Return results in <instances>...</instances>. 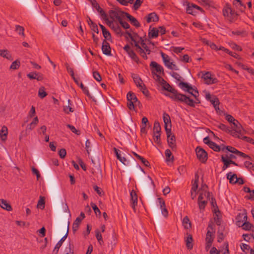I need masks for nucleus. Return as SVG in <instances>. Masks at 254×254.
I'll return each mask as SVG.
<instances>
[{
  "instance_id": "obj_6",
  "label": "nucleus",
  "mask_w": 254,
  "mask_h": 254,
  "mask_svg": "<svg viewBox=\"0 0 254 254\" xmlns=\"http://www.w3.org/2000/svg\"><path fill=\"white\" fill-rule=\"evenodd\" d=\"M130 201L131 207L133 208L134 211H135V207L137 204V195L133 190L130 192Z\"/></svg>"
},
{
  "instance_id": "obj_28",
  "label": "nucleus",
  "mask_w": 254,
  "mask_h": 254,
  "mask_svg": "<svg viewBox=\"0 0 254 254\" xmlns=\"http://www.w3.org/2000/svg\"><path fill=\"white\" fill-rule=\"evenodd\" d=\"M180 87L184 90H186L188 92H190V90H192V88L187 83L181 82L179 84Z\"/></svg>"
},
{
  "instance_id": "obj_57",
  "label": "nucleus",
  "mask_w": 254,
  "mask_h": 254,
  "mask_svg": "<svg viewBox=\"0 0 254 254\" xmlns=\"http://www.w3.org/2000/svg\"><path fill=\"white\" fill-rule=\"evenodd\" d=\"M161 55L164 64H166V63H167L168 61L170 60V57L162 52H161Z\"/></svg>"
},
{
  "instance_id": "obj_47",
  "label": "nucleus",
  "mask_w": 254,
  "mask_h": 254,
  "mask_svg": "<svg viewBox=\"0 0 254 254\" xmlns=\"http://www.w3.org/2000/svg\"><path fill=\"white\" fill-rule=\"evenodd\" d=\"M165 154V156L166 157V161L167 162L171 160L172 161L173 160L174 157L173 156H172L171 159H170V157H171V156L172 155V153H171V151L169 149L166 150Z\"/></svg>"
},
{
  "instance_id": "obj_56",
  "label": "nucleus",
  "mask_w": 254,
  "mask_h": 254,
  "mask_svg": "<svg viewBox=\"0 0 254 254\" xmlns=\"http://www.w3.org/2000/svg\"><path fill=\"white\" fill-rule=\"evenodd\" d=\"M127 106L130 110H134L136 106L133 103L132 101H127Z\"/></svg>"
},
{
  "instance_id": "obj_38",
  "label": "nucleus",
  "mask_w": 254,
  "mask_h": 254,
  "mask_svg": "<svg viewBox=\"0 0 254 254\" xmlns=\"http://www.w3.org/2000/svg\"><path fill=\"white\" fill-rule=\"evenodd\" d=\"M214 238V236L213 234V232H211L210 230H208L205 239L206 242L210 241V242H213Z\"/></svg>"
},
{
  "instance_id": "obj_64",
  "label": "nucleus",
  "mask_w": 254,
  "mask_h": 254,
  "mask_svg": "<svg viewBox=\"0 0 254 254\" xmlns=\"http://www.w3.org/2000/svg\"><path fill=\"white\" fill-rule=\"evenodd\" d=\"M193 7L192 6V3L191 4V5H190V3H189L188 4V6L187 7V12L190 14H193Z\"/></svg>"
},
{
  "instance_id": "obj_19",
  "label": "nucleus",
  "mask_w": 254,
  "mask_h": 254,
  "mask_svg": "<svg viewBox=\"0 0 254 254\" xmlns=\"http://www.w3.org/2000/svg\"><path fill=\"white\" fill-rule=\"evenodd\" d=\"M0 56L9 61L13 60L11 54L7 50H0Z\"/></svg>"
},
{
  "instance_id": "obj_39",
  "label": "nucleus",
  "mask_w": 254,
  "mask_h": 254,
  "mask_svg": "<svg viewBox=\"0 0 254 254\" xmlns=\"http://www.w3.org/2000/svg\"><path fill=\"white\" fill-rule=\"evenodd\" d=\"M198 176L197 175L195 176V180L192 184L191 188V191L196 192L197 188H198Z\"/></svg>"
},
{
  "instance_id": "obj_4",
  "label": "nucleus",
  "mask_w": 254,
  "mask_h": 254,
  "mask_svg": "<svg viewBox=\"0 0 254 254\" xmlns=\"http://www.w3.org/2000/svg\"><path fill=\"white\" fill-rule=\"evenodd\" d=\"M163 121L165 124V128L166 132H169L171 130V122L169 115L164 113L163 115Z\"/></svg>"
},
{
  "instance_id": "obj_27",
  "label": "nucleus",
  "mask_w": 254,
  "mask_h": 254,
  "mask_svg": "<svg viewBox=\"0 0 254 254\" xmlns=\"http://www.w3.org/2000/svg\"><path fill=\"white\" fill-rule=\"evenodd\" d=\"M241 227L243 228L244 230H252L253 231H254V227L252 225L251 223L247 221L244 222L242 225Z\"/></svg>"
},
{
  "instance_id": "obj_13",
  "label": "nucleus",
  "mask_w": 254,
  "mask_h": 254,
  "mask_svg": "<svg viewBox=\"0 0 254 254\" xmlns=\"http://www.w3.org/2000/svg\"><path fill=\"white\" fill-rule=\"evenodd\" d=\"M132 77L136 86L139 87L140 90L144 89V84L142 83L141 78L136 74H132Z\"/></svg>"
},
{
  "instance_id": "obj_43",
  "label": "nucleus",
  "mask_w": 254,
  "mask_h": 254,
  "mask_svg": "<svg viewBox=\"0 0 254 254\" xmlns=\"http://www.w3.org/2000/svg\"><path fill=\"white\" fill-rule=\"evenodd\" d=\"M128 56L132 60H133L136 63H139V58H138V57L133 50L132 51H130Z\"/></svg>"
},
{
  "instance_id": "obj_55",
  "label": "nucleus",
  "mask_w": 254,
  "mask_h": 254,
  "mask_svg": "<svg viewBox=\"0 0 254 254\" xmlns=\"http://www.w3.org/2000/svg\"><path fill=\"white\" fill-rule=\"evenodd\" d=\"M119 22L124 28L126 29L129 28V25L127 22L123 21L122 19H121Z\"/></svg>"
},
{
  "instance_id": "obj_21",
  "label": "nucleus",
  "mask_w": 254,
  "mask_h": 254,
  "mask_svg": "<svg viewBox=\"0 0 254 254\" xmlns=\"http://www.w3.org/2000/svg\"><path fill=\"white\" fill-rule=\"evenodd\" d=\"M8 134L7 127L3 126L1 130H0V138L2 141H5L7 139V136Z\"/></svg>"
},
{
  "instance_id": "obj_37",
  "label": "nucleus",
  "mask_w": 254,
  "mask_h": 254,
  "mask_svg": "<svg viewBox=\"0 0 254 254\" xmlns=\"http://www.w3.org/2000/svg\"><path fill=\"white\" fill-rule=\"evenodd\" d=\"M161 127L158 122L155 121L154 123L153 132L154 133H160Z\"/></svg>"
},
{
  "instance_id": "obj_14",
  "label": "nucleus",
  "mask_w": 254,
  "mask_h": 254,
  "mask_svg": "<svg viewBox=\"0 0 254 254\" xmlns=\"http://www.w3.org/2000/svg\"><path fill=\"white\" fill-rule=\"evenodd\" d=\"M237 224L240 226L242 223H244L247 220V215L246 213H239L236 217Z\"/></svg>"
},
{
  "instance_id": "obj_32",
  "label": "nucleus",
  "mask_w": 254,
  "mask_h": 254,
  "mask_svg": "<svg viewBox=\"0 0 254 254\" xmlns=\"http://www.w3.org/2000/svg\"><path fill=\"white\" fill-rule=\"evenodd\" d=\"M81 222V219L80 217L76 218L75 221L73 222L72 229L73 231H76L78 230L79 225Z\"/></svg>"
},
{
  "instance_id": "obj_10",
  "label": "nucleus",
  "mask_w": 254,
  "mask_h": 254,
  "mask_svg": "<svg viewBox=\"0 0 254 254\" xmlns=\"http://www.w3.org/2000/svg\"><path fill=\"white\" fill-rule=\"evenodd\" d=\"M205 83L207 84H213L215 83L216 78L211 77V74L209 72H205L202 77Z\"/></svg>"
},
{
  "instance_id": "obj_8",
  "label": "nucleus",
  "mask_w": 254,
  "mask_h": 254,
  "mask_svg": "<svg viewBox=\"0 0 254 254\" xmlns=\"http://www.w3.org/2000/svg\"><path fill=\"white\" fill-rule=\"evenodd\" d=\"M210 254H229L228 244H225V249L224 250H218L215 247H212L210 251Z\"/></svg>"
},
{
  "instance_id": "obj_41",
  "label": "nucleus",
  "mask_w": 254,
  "mask_h": 254,
  "mask_svg": "<svg viewBox=\"0 0 254 254\" xmlns=\"http://www.w3.org/2000/svg\"><path fill=\"white\" fill-rule=\"evenodd\" d=\"M225 149L227 150H228V151H229L230 152H232V153H233L236 154H237L238 152V150L237 149H236L235 148H234V147H232L231 146H227L226 147L224 146L222 148V151H224V150Z\"/></svg>"
},
{
  "instance_id": "obj_31",
  "label": "nucleus",
  "mask_w": 254,
  "mask_h": 254,
  "mask_svg": "<svg viewBox=\"0 0 254 254\" xmlns=\"http://www.w3.org/2000/svg\"><path fill=\"white\" fill-rule=\"evenodd\" d=\"M183 224L186 229H189L191 227V223L189 217L186 216L183 220Z\"/></svg>"
},
{
  "instance_id": "obj_40",
  "label": "nucleus",
  "mask_w": 254,
  "mask_h": 254,
  "mask_svg": "<svg viewBox=\"0 0 254 254\" xmlns=\"http://www.w3.org/2000/svg\"><path fill=\"white\" fill-rule=\"evenodd\" d=\"M20 65V62L19 60H16L13 62L12 63L10 66V69L12 70H15L18 69Z\"/></svg>"
},
{
  "instance_id": "obj_52",
  "label": "nucleus",
  "mask_w": 254,
  "mask_h": 254,
  "mask_svg": "<svg viewBox=\"0 0 254 254\" xmlns=\"http://www.w3.org/2000/svg\"><path fill=\"white\" fill-rule=\"evenodd\" d=\"M104 37L107 40H109L111 39V35L109 31L106 29L102 31Z\"/></svg>"
},
{
  "instance_id": "obj_36",
  "label": "nucleus",
  "mask_w": 254,
  "mask_h": 254,
  "mask_svg": "<svg viewBox=\"0 0 254 254\" xmlns=\"http://www.w3.org/2000/svg\"><path fill=\"white\" fill-rule=\"evenodd\" d=\"M15 31L17 32L19 35H21L23 37H25L24 33V28L23 27L18 25H15Z\"/></svg>"
},
{
  "instance_id": "obj_30",
  "label": "nucleus",
  "mask_w": 254,
  "mask_h": 254,
  "mask_svg": "<svg viewBox=\"0 0 254 254\" xmlns=\"http://www.w3.org/2000/svg\"><path fill=\"white\" fill-rule=\"evenodd\" d=\"M152 73L153 75V78L159 84L161 85L163 82H164L165 80L163 78H162L159 74L154 72V71H152Z\"/></svg>"
},
{
  "instance_id": "obj_25",
  "label": "nucleus",
  "mask_w": 254,
  "mask_h": 254,
  "mask_svg": "<svg viewBox=\"0 0 254 254\" xmlns=\"http://www.w3.org/2000/svg\"><path fill=\"white\" fill-rule=\"evenodd\" d=\"M210 102L213 105V107L217 111L219 110V104L220 102L218 98L215 96H213L212 99L210 101Z\"/></svg>"
},
{
  "instance_id": "obj_20",
  "label": "nucleus",
  "mask_w": 254,
  "mask_h": 254,
  "mask_svg": "<svg viewBox=\"0 0 254 254\" xmlns=\"http://www.w3.org/2000/svg\"><path fill=\"white\" fill-rule=\"evenodd\" d=\"M159 30L156 28H149L148 37L150 39L155 38L158 37Z\"/></svg>"
},
{
  "instance_id": "obj_5",
  "label": "nucleus",
  "mask_w": 254,
  "mask_h": 254,
  "mask_svg": "<svg viewBox=\"0 0 254 254\" xmlns=\"http://www.w3.org/2000/svg\"><path fill=\"white\" fill-rule=\"evenodd\" d=\"M167 136V141L169 146L174 149L176 148V139L174 135L171 133V130H170L169 132H166Z\"/></svg>"
},
{
  "instance_id": "obj_51",
  "label": "nucleus",
  "mask_w": 254,
  "mask_h": 254,
  "mask_svg": "<svg viewBox=\"0 0 254 254\" xmlns=\"http://www.w3.org/2000/svg\"><path fill=\"white\" fill-rule=\"evenodd\" d=\"M217 127L221 130L226 131V132H230V129L226 125L223 124H219Z\"/></svg>"
},
{
  "instance_id": "obj_62",
  "label": "nucleus",
  "mask_w": 254,
  "mask_h": 254,
  "mask_svg": "<svg viewBox=\"0 0 254 254\" xmlns=\"http://www.w3.org/2000/svg\"><path fill=\"white\" fill-rule=\"evenodd\" d=\"M221 160L224 165H226V166H227L228 168L229 167V165H230V159H227L222 155L221 157Z\"/></svg>"
},
{
  "instance_id": "obj_59",
  "label": "nucleus",
  "mask_w": 254,
  "mask_h": 254,
  "mask_svg": "<svg viewBox=\"0 0 254 254\" xmlns=\"http://www.w3.org/2000/svg\"><path fill=\"white\" fill-rule=\"evenodd\" d=\"M96 8L97 10L100 13V14L102 16H103L104 17H105L106 18H107V15L105 13L104 11L100 7L99 5H97V6H96Z\"/></svg>"
},
{
  "instance_id": "obj_53",
  "label": "nucleus",
  "mask_w": 254,
  "mask_h": 254,
  "mask_svg": "<svg viewBox=\"0 0 254 254\" xmlns=\"http://www.w3.org/2000/svg\"><path fill=\"white\" fill-rule=\"evenodd\" d=\"M223 12L224 16H229V14H233V11L232 9L230 7H227L226 8L224 9Z\"/></svg>"
},
{
  "instance_id": "obj_16",
  "label": "nucleus",
  "mask_w": 254,
  "mask_h": 254,
  "mask_svg": "<svg viewBox=\"0 0 254 254\" xmlns=\"http://www.w3.org/2000/svg\"><path fill=\"white\" fill-rule=\"evenodd\" d=\"M207 186L205 185L203 186L201 188V192L199 196H202V200L208 199L210 196V192L207 191L206 189Z\"/></svg>"
},
{
  "instance_id": "obj_2",
  "label": "nucleus",
  "mask_w": 254,
  "mask_h": 254,
  "mask_svg": "<svg viewBox=\"0 0 254 254\" xmlns=\"http://www.w3.org/2000/svg\"><path fill=\"white\" fill-rule=\"evenodd\" d=\"M197 158L202 163H205L207 160V153L204 149L200 146H197L195 149Z\"/></svg>"
},
{
  "instance_id": "obj_54",
  "label": "nucleus",
  "mask_w": 254,
  "mask_h": 254,
  "mask_svg": "<svg viewBox=\"0 0 254 254\" xmlns=\"http://www.w3.org/2000/svg\"><path fill=\"white\" fill-rule=\"evenodd\" d=\"M93 76L95 80L97 81H101L102 80V77L100 74V73L96 71H95L93 72Z\"/></svg>"
},
{
  "instance_id": "obj_29",
  "label": "nucleus",
  "mask_w": 254,
  "mask_h": 254,
  "mask_svg": "<svg viewBox=\"0 0 254 254\" xmlns=\"http://www.w3.org/2000/svg\"><path fill=\"white\" fill-rule=\"evenodd\" d=\"M237 175L229 172L227 174V178L229 180L230 183L236 184L235 180L236 179Z\"/></svg>"
},
{
  "instance_id": "obj_9",
  "label": "nucleus",
  "mask_w": 254,
  "mask_h": 254,
  "mask_svg": "<svg viewBox=\"0 0 254 254\" xmlns=\"http://www.w3.org/2000/svg\"><path fill=\"white\" fill-rule=\"evenodd\" d=\"M122 11H117V10H110L109 12V15L110 18H112L113 20L115 19H117L118 21L122 19V17H124L125 15H123L121 13Z\"/></svg>"
},
{
  "instance_id": "obj_15",
  "label": "nucleus",
  "mask_w": 254,
  "mask_h": 254,
  "mask_svg": "<svg viewBox=\"0 0 254 254\" xmlns=\"http://www.w3.org/2000/svg\"><path fill=\"white\" fill-rule=\"evenodd\" d=\"M146 19L147 23L157 22L159 20V17L155 12H152L147 15Z\"/></svg>"
},
{
  "instance_id": "obj_26",
  "label": "nucleus",
  "mask_w": 254,
  "mask_h": 254,
  "mask_svg": "<svg viewBox=\"0 0 254 254\" xmlns=\"http://www.w3.org/2000/svg\"><path fill=\"white\" fill-rule=\"evenodd\" d=\"M233 125L235 127L234 130H236L238 133L241 134L243 128L240 123L238 121H236L235 123H233Z\"/></svg>"
},
{
  "instance_id": "obj_63",
  "label": "nucleus",
  "mask_w": 254,
  "mask_h": 254,
  "mask_svg": "<svg viewBox=\"0 0 254 254\" xmlns=\"http://www.w3.org/2000/svg\"><path fill=\"white\" fill-rule=\"evenodd\" d=\"M66 154V152L65 149H61L59 151V155L61 158H64Z\"/></svg>"
},
{
  "instance_id": "obj_33",
  "label": "nucleus",
  "mask_w": 254,
  "mask_h": 254,
  "mask_svg": "<svg viewBox=\"0 0 254 254\" xmlns=\"http://www.w3.org/2000/svg\"><path fill=\"white\" fill-rule=\"evenodd\" d=\"M73 247V245L70 243L67 245L64 252V254H73V251L72 248Z\"/></svg>"
},
{
  "instance_id": "obj_7",
  "label": "nucleus",
  "mask_w": 254,
  "mask_h": 254,
  "mask_svg": "<svg viewBox=\"0 0 254 254\" xmlns=\"http://www.w3.org/2000/svg\"><path fill=\"white\" fill-rule=\"evenodd\" d=\"M121 13L123 15H125V16L128 19L131 24L133 26L136 27H139L140 26V24L138 20L129 13L125 12H122Z\"/></svg>"
},
{
  "instance_id": "obj_61",
  "label": "nucleus",
  "mask_w": 254,
  "mask_h": 254,
  "mask_svg": "<svg viewBox=\"0 0 254 254\" xmlns=\"http://www.w3.org/2000/svg\"><path fill=\"white\" fill-rule=\"evenodd\" d=\"M241 249L243 252H246V250H250L252 249L250 247V246L247 244H242L240 245Z\"/></svg>"
},
{
  "instance_id": "obj_11",
  "label": "nucleus",
  "mask_w": 254,
  "mask_h": 254,
  "mask_svg": "<svg viewBox=\"0 0 254 254\" xmlns=\"http://www.w3.org/2000/svg\"><path fill=\"white\" fill-rule=\"evenodd\" d=\"M102 50L104 54L108 56L111 55V48L109 44L106 40H104L103 42Z\"/></svg>"
},
{
  "instance_id": "obj_45",
  "label": "nucleus",
  "mask_w": 254,
  "mask_h": 254,
  "mask_svg": "<svg viewBox=\"0 0 254 254\" xmlns=\"http://www.w3.org/2000/svg\"><path fill=\"white\" fill-rule=\"evenodd\" d=\"M95 232L96 239H97L99 244L100 245H102L103 243L102 235L101 234L99 231L98 230H96Z\"/></svg>"
},
{
  "instance_id": "obj_12",
  "label": "nucleus",
  "mask_w": 254,
  "mask_h": 254,
  "mask_svg": "<svg viewBox=\"0 0 254 254\" xmlns=\"http://www.w3.org/2000/svg\"><path fill=\"white\" fill-rule=\"evenodd\" d=\"M27 77L30 79H36L38 81H41L43 79L42 74L36 72H31L27 74Z\"/></svg>"
},
{
  "instance_id": "obj_50",
  "label": "nucleus",
  "mask_w": 254,
  "mask_h": 254,
  "mask_svg": "<svg viewBox=\"0 0 254 254\" xmlns=\"http://www.w3.org/2000/svg\"><path fill=\"white\" fill-rule=\"evenodd\" d=\"M143 0H136L133 6V9L134 10L138 9L143 2Z\"/></svg>"
},
{
  "instance_id": "obj_3",
  "label": "nucleus",
  "mask_w": 254,
  "mask_h": 254,
  "mask_svg": "<svg viewBox=\"0 0 254 254\" xmlns=\"http://www.w3.org/2000/svg\"><path fill=\"white\" fill-rule=\"evenodd\" d=\"M69 222H67V224H65V228L64 229L66 231V234L58 242V243L56 244L54 250H53V254H57L60 248V247L62 246L63 242L65 240V239L67 238L68 233V229H69Z\"/></svg>"
},
{
  "instance_id": "obj_42",
  "label": "nucleus",
  "mask_w": 254,
  "mask_h": 254,
  "mask_svg": "<svg viewBox=\"0 0 254 254\" xmlns=\"http://www.w3.org/2000/svg\"><path fill=\"white\" fill-rule=\"evenodd\" d=\"M38 208H41L42 209H44L45 207V199L43 196H40V199L38 202V204L37 205Z\"/></svg>"
},
{
  "instance_id": "obj_24",
  "label": "nucleus",
  "mask_w": 254,
  "mask_h": 254,
  "mask_svg": "<svg viewBox=\"0 0 254 254\" xmlns=\"http://www.w3.org/2000/svg\"><path fill=\"white\" fill-rule=\"evenodd\" d=\"M67 106L64 107L63 110L66 114H68L69 112H73L74 109L71 107V101L70 99L67 100Z\"/></svg>"
},
{
  "instance_id": "obj_58",
  "label": "nucleus",
  "mask_w": 254,
  "mask_h": 254,
  "mask_svg": "<svg viewBox=\"0 0 254 254\" xmlns=\"http://www.w3.org/2000/svg\"><path fill=\"white\" fill-rule=\"evenodd\" d=\"M91 205L93 209L94 210L95 213L96 215L97 214H98L99 215L101 214V212H100L99 209L98 208V207L95 203H91Z\"/></svg>"
},
{
  "instance_id": "obj_23",
  "label": "nucleus",
  "mask_w": 254,
  "mask_h": 254,
  "mask_svg": "<svg viewBox=\"0 0 254 254\" xmlns=\"http://www.w3.org/2000/svg\"><path fill=\"white\" fill-rule=\"evenodd\" d=\"M208 199L202 200V196H199L198 198V204L199 208L200 210L204 209L207 203Z\"/></svg>"
},
{
  "instance_id": "obj_48",
  "label": "nucleus",
  "mask_w": 254,
  "mask_h": 254,
  "mask_svg": "<svg viewBox=\"0 0 254 254\" xmlns=\"http://www.w3.org/2000/svg\"><path fill=\"white\" fill-rule=\"evenodd\" d=\"M47 95V93L45 92L44 88L43 87L39 89L38 91V96L41 98H43L45 97Z\"/></svg>"
},
{
  "instance_id": "obj_35",
  "label": "nucleus",
  "mask_w": 254,
  "mask_h": 254,
  "mask_svg": "<svg viewBox=\"0 0 254 254\" xmlns=\"http://www.w3.org/2000/svg\"><path fill=\"white\" fill-rule=\"evenodd\" d=\"M192 238L191 235L188 236L187 239L186 241V246L188 249L191 250L192 248Z\"/></svg>"
},
{
  "instance_id": "obj_46",
  "label": "nucleus",
  "mask_w": 254,
  "mask_h": 254,
  "mask_svg": "<svg viewBox=\"0 0 254 254\" xmlns=\"http://www.w3.org/2000/svg\"><path fill=\"white\" fill-rule=\"evenodd\" d=\"M66 126L71 130L72 132L75 133L77 135H79L80 134V130L77 129L74 126L69 124L67 125Z\"/></svg>"
},
{
  "instance_id": "obj_34",
  "label": "nucleus",
  "mask_w": 254,
  "mask_h": 254,
  "mask_svg": "<svg viewBox=\"0 0 254 254\" xmlns=\"http://www.w3.org/2000/svg\"><path fill=\"white\" fill-rule=\"evenodd\" d=\"M208 146L210 148L216 152H219L221 150H222L221 147L214 142H210Z\"/></svg>"
},
{
  "instance_id": "obj_1",
  "label": "nucleus",
  "mask_w": 254,
  "mask_h": 254,
  "mask_svg": "<svg viewBox=\"0 0 254 254\" xmlns=\"http://www.w3.org/2000/svg\"><path fill=\"white\" fill-rule=\"evenodd\" d=\"M161 85L164 90L172 93L166 95L172 100L184 102L190 107H194L195 106V102L192 99L184 94L178 93L177 90L172 88L165 80L161 83Z\"/></svg>"
},
{
  "instance_id": "obj_49",
  "label": "nucleus",
  "mask_w": 254,
  "mask_h": 254,
  "mask_svg": "<svg viewBox=\"0 0 254 254\" xmlns=\"http://www.w3.org/2000/svg\"><path fill=\"white\" fill-rule=\"evenodd\" d=\"M89 25H90V28L93 31H94L97 33H99L98 26L96 24H95L93 22H91V23H90L89 22Z\"/></svg>"
},
{
  "instance_id": "obj_22",
  "label": "nucleus",
  "mask_w": 254,
  "mask_h": 254,
  "mask_svg": "<svg viewBox=\"0 0 254 254\" xmlns=\"http://www.w3.org/2000/svg\"><path fill=\"white\" fill-rule=\"evenodd\" d=\"M114 149L117 158L124 165H127L128 163V161H127L126 158L122 157L121 156V154L119 153V150H118L116 148H114Z\"/></svg>"
},
{
  "instance_id": "obj_44",
  "label": "nucleus",
  "mask_w": 254,
  "mask_h": 254,
  "mask_svg": "<svg viewBox=\"0 0 254 254\" xmlns=\"http://www.w3.org/2000/svg\"><path fill=\"white\" fill-rule=\"evenodd\" d=\"M140 40L141 41L142 48L144 50V51L145 50L146 53L147 54H150L151 51L149 48L146 45L145 43L144 42V40L142 39L141 37L140 38Z\"/></svg>"
},
{
  "instance_id": "obj_18",
  "label": "nucleus",
  "mask_w": 254,
  "mask_h": 254,
  "mask_svg": "<svg viewBox=\"0 0 254 254\" xmlns=\"http://www.w3.org/2000/svg\"><path fill=\"white\" fill-rule=\"evenodd\" d=\"M150 66L154 67L156 72L159 74H160L161 72H162L163 74L164 73V69L163 67L156 62H151Z\"/></svg>"
},
{
  "instance_id": "obj_60",
  "label": "nucleus",
  "mask_w": 254,
  "mask_h": 254,
  "mask_svg": "<svg viewBox=\"0 0 254 254\" xmlns=\"http://www.w3.org/2000/svg\"><path fill=\"white\" fill-rule=\"evenodd\" d=\"M241 139L252 144H254V140L251 137L243 136H242Z\"/></svg>"
},
{
  "instance_id": "obj_17",
  "label": "nucleus",
  "mask_w": 254,
  "mask_h": 254,
  "mask_svg": "<svg viewBox=\"0 0 254 254\" xmlns=\"http://www.w3.org/2000/svg\"><path fill=\"white\" fill-rule=\"evenodd\" d=\"M0 206L3 209L8 211L12 210L10 204L7 202V201L3 199H0Z\"/></svg>"
}]
</instances>
